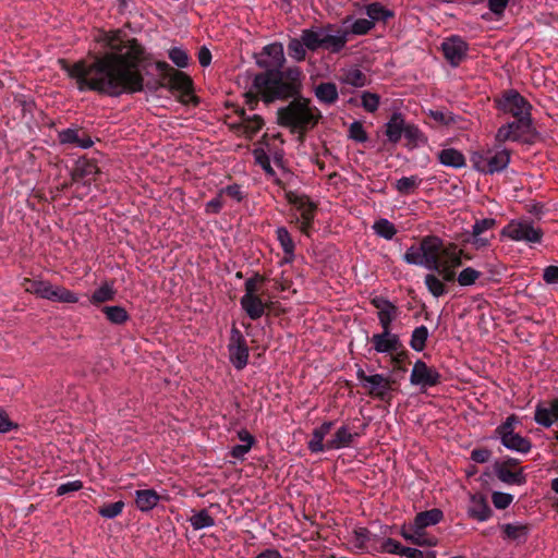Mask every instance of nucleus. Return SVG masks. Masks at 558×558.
I'll list each match as a JSON object with an SVG mask.
<instances>
[{"mask_svg": "<svg viewBox=\"0 0 558 558\" xmlns=\"http://www.w3.org/2000/svg\"><path fill=\"white\" fill-rule=\"evenodd\" d=\"M102 40L109 48L102 54L89 53L71 64L65 59L58 62L78 90H94L117 97L124 93L143 90L144 77L140 65L145 59L144 48L136 39L125 38L120 31L105 34Z\"/></svg>", "mask_w": 558, "mask_h": 558, "instance_id": "1", "label": "nucleus"}, {"mask_svg": "<svg viewBox=\"0 0 558 558\" xmlns=\"http://www.w3.org/2000/svg\"><path fill=\"white\" fill-rule=\"evenodd\" d=\"M300 75L298 68L287 71L268 70L254 77L253 86L263 100L269 104L276 99H287L298 95L301 87Z\"/></svg>", "mask_w": 558, "mask_h": 558, "instance_id": "2", "label": "nucleus"}, {"mask_svg": "<svg viewBox=\"0 0 558 558\" xmlns=\"http://www.w3.org/2000/svg\"><path fill=\"white\" fill-rule=\"evenodd\" d=\"M320 119V111L311 105L310 99L303 97L294 98L277 111L278 124L290 129L291 133H298L301 142L305 133L314 129Z\"/></svg>", "mask_w": 558, "mask_h": 558, "instance_id": "3", "label": "nucleus"}, {"mask_svg": "<svg viewBox=\"0 0 558 558\" xmlns=\"http://www.w3.org/2000/svg\"><path fill=\"white\" fill-rule=\"evenodd\" d=\"M157 69L160 72V80L154 86L147 85L148 88L156 90L159 87H166L172 93H179V100L187 104L193 90V82L191 77L182 71H179L167 62H157Z\"/></svg>", "mask_w": 558, "mask_h": 558, "instance_id": "4", "label": "nucleus"}, {"mask_svg": "<svg viewBox=\"0 0 558 558\" xmlns=\"http://www.w3.org/2000/svg\"><path fill=\"white\" fill-rule=\"evenodd\" d=\"M442 242L437 236H426L420 246H411L404 254L408 264L424 265L426 268H437V256L441 253Z\"/></svg>", "mask_w": 558, "mask_h": 558, "instance_id": "5", "label": "nucleus"}, {"mask_svg": "<svg viewBox=\"0 0 558 558\" xmlns=\"http://www.w3.org/2000/svg\"><path fill=\"white\" fill-rule=\"evenodd\" d=\"M473 167L483 173H494L505 169L509 161L510 155L506 149L493 154L490 149L474 151L471 156Z\"/></svg>", "mask_w": 558, "mask_h": 558, "instance_id": "6", "label": "nucleus"}, {"mask_svg": "<svg viewBox=\"0 0 558 558\" xmlns=\"http://www.w3.org/2000/svg\"><path fill=\"white\" fill-rule=\"evenodd\" d=\"M461 250L456 245L441 246V253L437 256V270L445 281H452L456 277L454 268L461 265Z\"/></svg>", "mask_w": 558, "mask_h": 558, "instance_id": "7", "label": "nucleus"}, {"mask_svg": "<svg viewBox=\"0 0 558 558\" xmlns=\"http://www.w3.org/2000/svg\"><path fill=\"white\" fill-rule=\"evenodd\" d=\"M502 234L513 241L538 243L542 240L543 231L539 228H535L527 220H512L505 227Z\"/></svg>", "mask_w": 558, "mask_h": 558, "instance_id": "8", "label": "nucleus"}, {"mask_svg": "<svg viewBox=\"0 0 558 558\" xmlns=\"http://www.w3.org/2000/svg\"><path fill=\"white\" fill-rule=\"evenodd\" d=\"M356 376L362 383V387L367 389V393L372 397L385 400L387 392L391 389L395 380L385 377L381 374L366 375L362 368H359Z\"/></svg>", "mask_w": 558, "mask_h": 558, "instance_id": "9", "label": "nucleus"}, {"mask_svg": "<svg viewBox=\"0 0 558 558\" xmlns=\"http://www.w3.org/2000/svg\"><path fill=\"white\" fill-rule=\"evenodd\" d=\"M514 421L515 416H509L506 422L497 428V433L505 447L510 450L526 453L531 449V442L526 438L513 432L512 423Z\"/></svg>", "mask_w": 558, "mask_h": 558, "instance_id": "10", "label": "nucleus"}, {"mask_svg": "<svg viewBox=\"0 0 558 558\" xmlns=\"http://www.w3.org/2000/svg\"><path fill=\"white\" fill-rule=\"evenodd\" d=\"M497 106L501 111L510 113L514 118H522L524 116L531 117V105L513 89L506 92L502 97L497 100Z\"/></svg>", "mask_w": 558, "mask_h": 558, "instance_id": "11", "label": "nucleus"}, {"mask_svg": "<svg viewBox=\"0 0 558 558\" xmlns=\"http://www.w3.org/2000/svg\"><path fill=\"white\" fill-rule=\"evenodd\" d=\"M228 349L231 363L235 368L242 369L247 364L248 348L246 345L244 336L234 326L231 329Z\"/></svg>", "mask_w": 558, "mask_h": 558, "instance_id": "12", "label": "nucleus"}, {"mask_svg": "<svg viewBox=\"0 0 558 558\" xmlns=\"http://www.w3.org/2000/svg\"><path fill=\"white\" fill-rule=\"evenodd\" d=\"M99 173V169L97 165L93 160L88 159H80L75 163V167L71 173V183L70 185L76 186V192H78L81 185L83 187L88 186L92 181L96 179V175Z\"/></svg>", "mask_w": 558, "mask_h": 558, "instance_id": "13", "label": "nucleus"}, {"mask_svg": "<svg viewBox=\"0 0 558 558\" xmlns=\"http://www.w3.org/2000/svg\"><path fill=\"white\" fill-rule=\"evenodd\" d=\"M288 201L296 206V209L301 214V226L300 230L303 233H307L312 226V221L315 216L316 206L311 203L305 196H298L292 193L287 194Z\"/></svg>", "mask_w": 558, "mask_h": 558, "instance_id": "14", "label": "nucleus"}, {"mask_svg": "<svg viewBox=\"0 0 558 558\" xmlns=\"http://www.w3.org/2000/svg\"><path fill=\"white\" fill-rule=\"evenodd\" d=\"M439 378L440 375L435 368L427 366L423 361H416L410 380L413 385L432 387L439 383Z\"/></svg>", "mask_w": 558, "mask_h": 558, "instance_id": "15", "label": "nucleus"}, {"mask_svg": "<svg viewBox=\"0 0 558 558\" xmlns=\"http://www.w3.org/2000/svg\"><path fill=\"white\" fill-rule=\"evenodd\" d=\"M442 52L446 60L453 66H457L465 57L468 45L461 38L453 36L446 39L442 45Z\"/></svg>", "mask_w": 558, "mask_h": 558, "instance_id": "16", "label": "nucleus"}, {"mask_svg": "<svg viewBox=\"0 0 558 558\" xmlns=\"http://www.w3.org/2000/svg\"><path fill=\"white\" fill-rule=\"evenodd\" d=\"M348 33L345 31H335L331 25L323 27L322 48L331 52L340 51L348 41Z\"/></svg>", "mask_w": 558, "mask_h": 558, "instance_id": "17", "label": "nucleus"}, {"mask_svg": "<svg viewBox=\"0 0 558 558\" xmlns=\"http://www.w3.org/2000/svg\"><path fill=\"white\" fill-rule=\"evenodd\" d=\"M517 120L510 122V125H513V135H515V141H524L531 142L532 138L536 135V132L532 125V119L529 116H524L522 118H515Z\"/></svg>", "mask_w": 558, "mask_h": 558, "instance_id": "18", "label": "nucleus"}, {"mask_svg": "<svg viewBox=\"0 0 558 558\" xmlns=\"http://www.w3.org/2000/svg\"><path fill=\"white\" fill-rule=\"evenodd\" d=\"M495 471L497 477L506 484L522 485L526 481L522 469L512 471L510 468L507 466V463H496Z\"/></svg>", "mask_w": 558, "mask_h": 558, "instance_id": "19", "label": "nucleus"}, {"mask_svg": "<svg viewBox=\"0 0 558 558\" xmlns=\"http://www.w3.org/2000/svg\"><path fill=\"white\" fill-rule=\"evenodd\" d=\"M242 308L251 319H258L265 314L268 306L258 295H243L241 299Z\"/></svg>", "mask_w": 558, "mask_h": 558, "instance_id": "20", "label": "nucleus"}, {"mask_svg": "<svg viewBox=\"0 0 558 558\" xmlns=\"http://www.w3.org/2000/svg\"><path fill=\"white\" fill-rule=\"evenodd\" d=\"M372 342L377 352H393L399 347L398 336L391 335L390 330H384L383 333L374 335Z\"/></svg>", "mask_w": 558, "mask_h": 558, "instance_id": "21", "label": "nucleus"}, {"mask_svg": "<svg viewBox=\"0 0 558 558\" xmlns=\"http://www.w3.org/2000/svg\"><path fill=\"white\" fill-rule=\"evenodd\" d=\"M492 510L483 495L476 494L471 496V505L469 514L478 520L485 521L490 517Z\"/></svg>", "mask_w": 558, "mask_h": 558, "instance_id": "22", "label": "nucleus"}, {"mask_svg": "<svg viewBox=\"0 0 558 558\" xmlns=\"http://www.w3.org/2000/svg\"><path fill=\"white\" fill-rule=\"evenodd\" d=\"M316 98L326 105H332L338 99V88L335 83L322 82L314 88Z\"/></svg>", "mask_w": 558, "mask_h": 558, "instance_id": "23", "label": "nucleus"}, {"mask_svg": "<svg viewBox=\"0 0 558 558\" xmlns=\"http://www.w3.org/2000/svg\"><path fill=\"white\" fill-rule=\"evenodd\" d=\"M240 117L242 118L241 124L238 125L239 129L247 136L252 137L256 134L264 125V120L260 116L254 114L253 117H246L245 110L241 109L239 111Z\"/></svg>", "mask_w": 558, "mask_h": 558, "instance_id": "24", "label": "nucleus"}, {"mask_svg": "<svg viewBox=\"0 0 558 558\" xmlns=\"http://www.w3.org/2000/svg\"><path fill=\"white\" fill-rule=\"evenodd\" d=\"M442 517V511L437 508L420 512L414 518V527L417 530H424L427 526L435 525L440 522Z\"/></svg>", "mask_w": 558, "mask_h": 558, "instance_id": "25", "label": "nucleus"}, {"mask_svg": "<svg viewBox=\"0 0 558 558\" xmlns=\"http://www.w3.org/2000/svg\"><path fill=\"white\" fill-rule=\"evenodd\" d=\"M160 496L154 489H143L136 492L135 504L141 511H149L155 508Z\"/></svg>", "mask_w": 558, "mask_h": 558, "instance_id": "26", "label": "nucleus"}, {"mask_svg": "<svg viewBox=\"0 0 558 558\" xmlns=\"http://www.w3.org/2000/svg\"><path fill=\"white\" fill-rule=\"evenodd\" d=\"M47 300L52 301V302H59V303H76V302H78V298L74 292L70 291L69 289H66L62 286L52 284V283L49 289V294L47 296Z\"/></svg>", "mask_w": 558, "mask_h": 558, "instance_id": "27", "label": "nucleus"}, {"mask_svg": "<svg viewBox=\"0 0 558 558\" xmlns=\"http://www.w3.org/2000/svg\"><path fill=\"white\" fill-rule=\"evenodd\" d=\"M47 300L52 301V302H59V303H76V302H78V298L74 292L70 291L69 289H66L62 286L52 284V283L49 289V294L47 296Z\"/></svg>", "mask_w": 558, "mask_h": 558, "instance_id": "28", "label": "nucleus"}, {"mask_svg": "<svg viewBox=\"0 0 558 558\" xmlns=\"http://www.w3.org/2000/svg\"><path fill=\"white\" fill-rule=\"evenodd\" d=\"M404 120L401 113H393L386 124V135L391 143H398L404 130Z\"/></svg>", "mask_w": 558, "mask_h": 558, "instance_id": "29", "label": "nucleus"}, {"mask_svg": "<svg viewBox=\"0 0 558 558\" xmlns=\"http://www.w3.org/2000/svg\"><path fill=\"white\" fill-rule=\"evenodd\" d=\"M357 434H352L348 427H340L332 439L326 442V449H339L348 447Z\"/></svg>", "mask_w": 558, "mask_h": 558, "instance_id": "30", "label": "nucleus"}, {"mask_svg": "<svg viewBox=\"0 0 558 558\" xmlns=\"http://www.w3.org/2000/svg\"><path fill=\"white\" fill-rule=\"evenodd\" d=\"M440 163L447 167L461 168L465 165V158L459 150L454 148L442 149L438 154Z\"/></svg>", "mask_w": 558, "mask_h": 558, "instance_id": "31", "label": "nucleus"}, {"mask_svg": "<svg viewBox=\"0 0 558 558\" xmlns=\"http://www.w3.org/2000/svg\"><path fill=\"white\" fill-rule=\"evenodd\" d=\"M61 143H70L75 144L82 148H89L94 143L87 134H84L83 137L80 136L77 130L68 129L60 133Z\"/></svg>", "mask_w": 558, "mask_h": 558, "instance_id": "32", "label": "nucleus"}, {"mask_svg": "<svg viewBox=\"0 0 558 558\" xmlns=\"http://www.w3.org/2000/svg\"><path fill=\"white\" fill-rule=\"evenodd\" d=\"M301 38L305 47L312 51L322 48L323 27L302 31Z\"/></svg>", "mask_w": 558, "mask_h": 558, "instance_id": "33", "label": "nucleus"}, {"mask_svg": "<svg viewBox=\"0 0 558 558\" xmlns=\"http://www.w3.org/2000/svg\"><path fill=\"white\" fill-rule=\"evenodd\" d=\"M264 52L272 59L270 64L274 68L272 70H280L283 66L286 58L282 44H270L264 48Z\"/></svg>", "mask_w": 558, "mask_h": 558, "instance_id": "34", "label": "nucleus"}, {"mask_svg": "<svg viewBox=\"0 0 558 558\" xmlns=\"http://www.w3.org/2000/svg\"><path fill=\"white\" fill-rule=\"evenodd\" d=\"M116 290L113 288V282H104L90 298V302L93 304H100L104 302L112 301L116 296Z\"/></svg>", "mask_w": 558, "mask_h": 558, "instance_id": "35", "label": "nucleus"}, {"mask_svg": "<svg viewBox=\"0 0 558 558\" xmlns=\"http://www.w3.org/2000/svg\"><path fill=\"white\" fill-rule=\"evenodd\" d=\"M341 82L353 87H363L367 84L366 75L359 69L345 70L340 77Z\"/></svg>", "mask_w": 558, "mask_h": 558, "instance_id": "36", "label": "nucleus"}, {"mask_svg": "<svg viewBox=\"0 0 558 558\" xmlns=\"http://www.w3.org/2000/svg\"><path fill=\"white\" fill-rule=\"evenodd\" d=\"M413 532H410L405 529L402 530V536L412 542L413 544L415 545H418V546H435L437 544V539L435 537H426V535L424 534L423 530H417L416 527L413 526Z\"/></svg>", "mask_w": 558, "mask_h": 558, "instance_id": "37", "label": "nucleus"}, {"mask_svg": "<svg viewBox=\"0 0 558 558\" xmlns=\"http://www.w3.org/2000/svg\"><path fill=\"white\" fill-rule=\"evenodd\" d=\"M366 14L371 21H384L393 17V12L386 9L378 2L371 3L366 7Z\"/></svg>", "mask_w": 558, "mask_h": 558, "instance_id": "38", "label": "nucleus"}, {"mask_svg": "<svg viewBox=\"0 0 558 558\" xmlns=\"http://www.w3.org/2000/svg\"><path fill=\"white\" fill-rule=\"evenodd\" d=\"M501 530L506 538L511 541H520L526 537L529 526L525 524H504Z\"/></svg>", "mask_w": 558, "mask_h": 558, "instance_id": "39", "label": "nucleus"}, {"mask_svg": "<svg viewBox=\"0 0 558 558\" xmlns=\"http://www.w3.org/2000/svg\"><path fill=\"white\" fill-rule=\"evenodd\" d=\"M102 312L105 313L107 319L112 324L120 325L129 319V314L126 310L122 306H105L102 308Z\"/></svg>", "mask_w": 558, "mask_h": 558, "instance_id": "40", "label": "nucleus"}, {"mask_svg": "<svg viewBox=\"0 0 558 558\" xmlns=\"http://www.w3.org/2000/svg\"><path fill=\"white\" fill-rule=\"evenodd\" d=\"M190 522L192 524V526L195 529V530H201V529H204V527H209V526H213L215 524V520L213 517L209 515L208 511L207 510H201L199 512L193 514L191 518H190Z\"/></svg>", "mask_w": 558, "mask_h": 558, "instance_id": "41", "label": "nucleus"}, {"mask_svg": "<svg viewBox=\"0 0 558 558\" xmlns=\"http://www.w3.org/2000/svg\"><path fill=\"white\" fill-rule=\"evenodd\" d=\"M305 49H306V47L303 44L302 38L301 39L292 38L288 44L289 56L291 58L295 59L296 61H303L305 59V56H306Z\"/></svg>", "mask_w": 558, "mask_h": 558, "instance_id": "42", "label": "nucleus"}, {"mask_svg": "<svg viewBox=\"0 0 558 558\" xmlns=\"http://www.w3.org/2000/svg\"><path fill=\"white\" fill-rule=\"evenodd\" d=\"M428 337V330L425 326H421L414 329L411 339V347L415 351H423Z\"/></svg>", "mask_w": 558, "mask_h": 558, "instance_id": "43", "label": "nucleus"}, {"mask_svg": "<svg viewBox=\"0 0 558 558\" xmlns=\"http://www.w3.org/2000/svg\"><path fill=\"white\" fill-rule=\"evenodd\" d=\"M374 230L378 235L387 240L392 239V236L397 233L395 226L387 219H380L376 221L374 225Z\"/></svg>", "mask_w": 558, "mask_h": 558, "instance_id": "44", "label": "nucleus"}, {"mask_svg": "<svg viewBox=\"0 0 558 558\" xmlns=\"http://www.w3.org/2000/svg\"><path fill=\"white\" fill-rule=\"evenodd\" d=\"M277 238L283 248V252L287 255L292 256L293 252H294V242H293L290 233L288 232V230L283 227L278 228L277 229Z\"/></svg>", "mask_w": 558, "mask_h": 558, "instance_id": "45", "label": "nucleus"}, {"mask_svg": "<svg viewBox=\"0 0 558 558\" xmlns=\"http://www.w3.org/2000/svg\"><path fill=\"white\" fill-rule=\"evenodd\" d=\"M425 283H426L429 292L436 298L442 295L446 292L445 284L435 275H432V274L426 275Z\"/></svg>", "mask_w": 558, "mask_h": 558, "instance_id": "46", "label": "nucleus"}, {"mask_svg": "<svg viewBox=\"0 0 558 558\" xmlns=\"http://www.w3.org/2000/svg\"><path fill=\"white\" fill-rule=\"evenodd\" d=\"M481 272L475 270L474 268L468 267L464 268L458 276V282L460 286L466 287L474 284L475 281L480 278Z\"/></svg>", "mask_w": 558, "mask_h": 558, "instance_id": "47", "label": "nucleus"}, {"mask_svg": "<svg viewBox=\"0 0 558 558\" xmlns=\"http://www.w3.org/2000/svg\"><path fill=\"white\" fill-rule=\"evenodd\" d=\"M123 507H124L123 501H116V502L108 504V505H105L101 508H99L98 513L104 518L112 519L122 512Z\"/></svg>", "mask_w": 558, "mask_h": 558, "instance_id": "48", "label": "nucleus"}, {"mask_svg": "<svg viewBox=\"0 0 558 558\" xmlns=\"http://www.w3.org/2000/svg\"><path fill=\"white\" fill-rule=\"evenodd\" d=\"M417 187V180L415 177H403L396 183V189L401 194H410Z\"/></svg>", "mask_w": 558, "mask_h": 558, "instance_id": "49", "label": "nucleus"}, {"mask_svg": "<svg viewBox=\"0 0 558 558\" xmlns=\"http://www.w3.org/2000/svg\"><path fill=\"white\" fill-rule=\"evenodd\" d=\"M379 99L377 94L364 92L362 94V106L367 112H375L379 106Z\"/></svg>", "mask_w": 558, "mask_h": 558, "instance_id": "50", "label": "nucleus"}, {"mask_svg": "<svg viewBox=\"0 0 558 558\" xmlns=\"http://www.w3.org/2000/svg\"><path fill=\"white\" fill-rule=\"evenodd\" d=\"M169 58L179 68H185L189 64L186 52L180 48H172L169 52Z\"/></svg>", "mask_w": 558, "mask_h": 558, "instance_id": "51", "label": "nucleus"}, {"mask_svg": "<svg viewBox=\"0 0 558 558\" xmlns=\"http://www.w3.org/2000/svg\"><path fill=\"white\" fill-rule=\"evenodd\" d=\"M492 499L497 509H506L512 502L513 497L510 494L495 492Z\"/></svg>", "mask_w": 558, "mask_h": 558, "instance_id": "52", "label": "nucleus"}, {"mask_svg": "<svg viewBox=\"0 0 558 558\" xmlns=\"http://www.w3.org/2000/svg\"><path fill=\"white\" fill-rule=\"evenodd\" d=\"M397 315V307L393 305L392 308L384 312H378V318L384 330H390V324Z\"/></svg>", "mask_w": 558, "mask_h": 558, "instance_id": "53", "label": "nucleus"}, {"mask_svg": "<svg viewBox=\"0 0 558 558\" xmlns=\"http://www.w3.org/2000/svg\"><path fill=\"white\" fill-rule=\"evenodd\" d=\"M513 125H510V123L502 125L498 129L496 133V141L498 143H505L507 141H515V135H513Z\"/></svg>", "mask_w": 558, "mask_h": 558, "instance_id": "54", "label": "nucleus"}, {"mask_svg": "<svg viewBox=\"0 0 558 558\" xmlns=\"http://www.w3.org/2000/svg\"><path fill=\"white\" fill-rule=\"evenodd\" d=\"M349 133H350V137L357 142L367 141V134H366L365 130L363 129L362 123L359 121H355L350 125Z\"/></svg>", "mask_w": 558, "mask_h": 558, "instance_id": "55", "label": "nucleus"}, {"mask_svg": "<svg viewBox=\"0 0 558 558\" xmlns=\"http://www.w3.org/2000/svg\"><path fill=\"white\" fill-rule=\"evenodd\" d=\"M374 26V22L366 20V19H360L356 20L352 25V33L356 35H363L366 34L368 31H371Z\"/></svg>", "mask_w": 558, "mask_h": 558, "instance_id": "56", "label": "nucleus"}, {"mask_svg": "<svg viewBox=\"0 0 558 558\" xmlns=\"http://www.w3.org/2000/svg\"><path fill=\"white\" fill-rule=\"evenodd\" d=\"M254 156H255V160L258 165L262 166V168L267 172V173H272V168L270 166V160L268 158V156L266 155V153L263 150V149H255L254 150Z\"/></svg>", "mask_w": 558, "mask_h": 558, "instance_id": "57", "label": "nucleus"}, {"mask_svg": "<svg viewBox=\"0 0 558 558\" xmlns=\"http://www.w3.org/2000/svg\"><path fill=\"white\" fill-rule=\"evenodd\" d=\"M495 226V219L492 218H485L482 220H478L473 226V235H481L486 230L492 229Z\"/></svg>", "mask_w": 558, "mask_h": 558, "instance_id": "58", "label": "nucleus"}, {"mask_svg": "<svg viewBox=\"0 0 558 558\" xmlns=\"http://www.w3.org/2000/svg\"><path fill=\"white\" fill-rule=\"evenodd\" d=\"M83 488V483L81 481H73L65 484H62L57 489L58 496H63L72 492H77Z\"/></svg>", "mask_w": 558, "mask_h": 558, "instance_id": "59", "label": "nucleus"}, {"mask_svg": "<svg viewBox=\"0 0 558 558\" xmlns=\"http://www.w3.org/2000/svg\"><path fill=\"white\" fill-rule=\"evenodd\" d=\"M551 414V410L549 411L547 409H537L535 412V421L538 424L548 427L553 424Z\"/></svg>", "mask_w": 558, "mask_h": 558, "instance_id": "60", "label": "nucleus"}, {"mask_svg": "<svg viewBox=\"0 0 558 558\" xmlns=\"http://www.w3.org/2000/svg\"><path fill=\"white\" fill-rule=\"evenodd\" d=\"M263 281V277L256 275L245 281V294L244 295H257L258 283Z\"/></svg>", "mask_w": 558, "mask_h": 558, "instance_id": "61", "label": "nucleus"}, {"mask_svg": "<svg viewBox=\"0 0 558 558\" xmlns=\"http://www.w3.org/2000/svg\"><path fill=\"white\" fill-rule=\"evenodd\" d=\"M430 117L441 124L449 125L454 122V117L450 112L445 111H430Z\"/></svg>", "mask_w": 558, "mask_h": 558, "instance_id": "62", "label": "nucleus"}, {"mask_svg": "<svg viewBox=\"0 0 558 558\" xmlns=\"http://www.w3.org/2000/svg\"><path fill=\"white\" fill-rule=\"evenodd\" d=\"M402 134L409 141V144H415L420 137L418 129L412 124H405Z\"/></svg>", "mask_w": 558, "mask_h": 558, "instance_id": "63", "label": "nucleus"}, {"mask_svg": "<svg viewBox=\"0 0 558 558\" xmlns=\"http://www.w3.org/2000/svg\"><path fill=\"white\" fill-rule=\"evenodd\" d=\"M543 278L546 283H558V266L546 267Z\"/></svg>", "mask_w": 558, "mask_h": 558, "instance_id": "64", "label": "nucleus"}]
</instances>
